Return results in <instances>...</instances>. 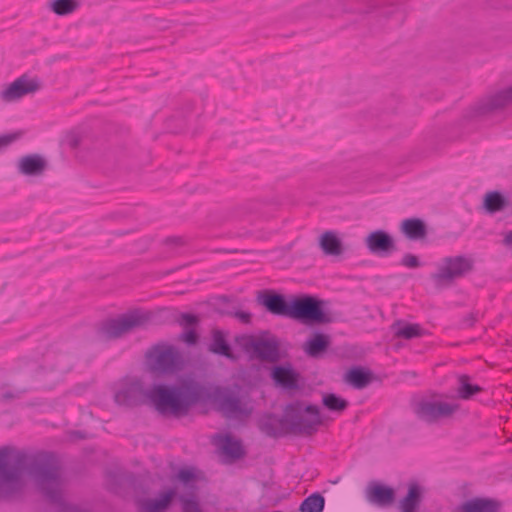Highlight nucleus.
Instances as JSON below:
<instances>
[{"mask_svg":"<svg viewBox=\"0 0 512 512\" xmlns=\"http://www.w3.org/2000/svg\"><path fill=\"white\" fill-rule=\"evenodd\" d=\"M23 471L36 481L45 498L57 505L61 512H92L64 501L60 489L59 466L52 452L27 456L10 446L0 448V499L18 491Z\"/></svg>","mask_w":512,"mask_h":512,"instance_id":"obj_1","label":"nucleus"},{"mask_svg":"<svg viewBox=\"0 0 512 512\" xmlns=\"http://www.w3.org/2000/svg\"><path fill=\"white\" fill-rule=\"evenodd\" d=\"M149 398L155 410L163 416H186L191 407L206 400L204 385L193 378H183L178 384H156L147 394L139 379L125 380L114 390V401L119 406L133 408Z\"/></svg>","mask_w":512,"mask_h":512,"instance_id":"obj_2","label":"nucleus"},{"mask_svg":"<svg viewBox=\"0 0 512 512\" xmlns=\"http://www.w3.org/2000/svg\"><path fill=\"white\" fill-rule=\"evenodd\" d=\"M256 302L272 315L290 318L305 325L331 322V317L324 310V302L314 295L286 296L273 289H263L257 292Z\"/></svg>","mask_w":512,"mask_h":512,"instance_id":"obj_3","label":"nucleus"},{"mask_svg":"<svg viewBox=\"0 0 512 512\" xmlns=\"http://www.w3.org/2000/svg\"><path fill=\"white\" fill-rule=\"evenodd\" d=\"M321 424L319 407L302 400L288 403L281 417L274 413H265L257 422L260 432L271 438L286 435L312 436Z\"/></svg>","mask_w":512,"mask_h":512,"instance_id":"obj_4","label":"nucleus"},{"mask_svg":"<svg viewBox=\"0 0 512 512\" xmlns=\"http://www.w3.org/2000/svg\"><path fill=\"white\" fill-rule=\"evenodd\" d=\"M148 369L159 375H173L185 367L183 354L174 345L159 342L152 345L145 354Z\"/></svg>","mask_w":512,"mask_h":512,"instance_id":"obj_5","label":"nucleus"},{"mask_svg":"<svg viewBox=\"0 0 512 512\" xmlns=\"http://www.w3.org/2000/svg\"><path fill=\"white\" fill-rule=\"evenodd\" d=\"M147 321V316L136 311L123 314L118 318L106 319L96 325V338L99 341L115 340L129 333L134 328L143 326Z\"/></svg>","mask_w":512,"mask_h":512,"instance_id":"obj_6","label":"nucleus"},{"mask_svg":"<svg viewBox=\"0 0 512 512\" xmlns=\"http://www.w3.org/2000/svg\"><path fill=\"white\" fill-rule=\"evenodd\" d=\"M474 270V260L464 255L449 256L442 260V265L431 279L437 284H450L455 279L463 278Z\"/></svg>","mask_w":512,"mask_h":512,"instance_id":"obj_7","label":"nucleus"},{"mask_svg":"<svg viewBox=\"0 0 512 512\" xmlns=\"http://www.w3.org/2000/svg\"><path fill=\"white\" fill-rule=\"evenodd\" d=\"M459 408V404L455 403L421 400L415 405L414 412L420 420L427 423H434L439 418L452 416Z\"/></svg>","mask_w":512,"mask_h":512,"instance_id":"obj_8","label":"nucleus"},{"mask_svg":"<svg viewBox=\"0 0 512 512\" xmlns=\"http://www.w3.org/2000/svg\"><path fill=\"white\" fill-rule=\"evenodd\" d=\"M246 349H251L254 356L265 362L275 363L280 360V342L277 337L254 338L250 337L245 345Z\"/></svg>","mask_w":512,"mask_h":512,"instance_id":"obj_9","label":"nucleus"},{"mask_svg":"<svg viewBox=\"0 0 512 512\" xmlns=\"http://www.w3.org/2000/svg\"><path fill=\"white\" fill-rule=\"evenodd\" d=\"M364 243L369 252L378 257H388L397 251L393 236L382 229L370 232L364 239Z\"/></svg>","mask_w":512,"mask_h":512,"instance_id":"obj_10","label":"nucleus"},{"mask_svg":"<svg viewBox=\"0 0 512 512\" xmlns=\"http://www.w3.org/2000/svg\"><path fill=\"white\" fill-rule=\"evenodd\" d=\"M215 402L219 410L228 418L247 417L251 414V409L242 402L241 398L233 391L225 390L215 396Z\"/></svg>","mask_w":512,"mask_h":512,"instance_id":"obj_11","label":"nucleus"},{"mask_svg":"<svg viewBox=\"0 0 512 512\" xmlns=\"http://www.w3.org/2000/svg\"><path fill=\"white\" fill-rule=\"evenodd\" d=\"M40 88L41 83L37 78L32 79L24 74L1 92V98L5 102H13L28 94L37 92Z\"/></svg>","mask_w":512,"mask_h":512,"instance_id":"obj_12","label":"nucleus"},{"mask_svg":"<svg viewBox=\"0 0 512 512\" xmlns=\"http://www.w3.org/2000/svg\"><path fill=\"white\" fill-rule=\"evenodd\" d=\"M512 103V85L479 101L473 108L476 116L491 114Z\"/></svg>","mask_w":512,"mask_h":512,"instance_id":"obj_13","label":"nucleus"},{"mask_svg":"<svg viewBox=\"0 0 512 512\" xmlns=\"http://www.w3.org/2000/svg\"><path fill=\"white\" fill-rule=\"evenodd\" d=\"M366 499L379 507H389L396 499L395 489L378 481H370L366 488Z\"/></svg>","mask_w":512,"mask_h":512,"instance_id":"obj_14","label":"nucleus"},{"mask_svg":"<svg viewBox=\"0 0 512 512\" xmlns=\"http://www.w3.org/2000/svg\"><path fill=\"white\" fill-rule=\"evenodd\" d=\"M270 376L277 386L285 390L299 389V373L290 363L275 365Z\"/></svg>","mask_w":512,"mask_h":512,"instance_id":"obj_15","label":"nucleus"},{"mask_svg":"<svg viewBox=\"0 0 512 512\" xmlns=\"http://www.w3.org/2000/svg\"><path fill=\"white\" fill-rule=\"evenodd\" d=\"M425 488L417 481H411L407 485L406 495L399 501L400 512H418L423 502Z\"/></svg>","mask_w":512,"mask_h":512,"instance_id":"obj_16","label":"nucleus"},{"mask_svg":"<svg viewBox=\"0 0 512 512\" xmlns=\"http://www.w3.org/2000/svg\"><path fill=\"white\" fill-rule=\"evenodd\" d=\"M176 496V488H169L165 491H161L158 498H147L141 500L139 502V512H164L170 507Z\"/></svg>","mask_w":512,"mask_h":512,"instance_id":"obj_17","label":"nucleus"},{"mask_svg":"<svg viewBox=\"0 0 512 512\" xmlns=\"http://www.w3.org/2000/svg\"><path fill=\"white\" fill-rule=\"evenodd\" d=\"M376 379L375 374L366 367L352 366L344 374L343 380L355 389H363Z\"/></svg>","mask_w":512,"mask_h":512,"instance_id":"obj_18","label":"nucleus"},{"mask_svg":"<svg viewBox=\"0 0 512 512\" xmlns=\"http://www.w3.org/2000/svg\"><path fill=\"white\" fill-rule=\"evenodd\" d=\"M502 503L494 498L475 497L461 504L459 512H500Z\"/></svg>","mask_w":512,"mask_h":512,"instance_id":"obj_19","label":"nucleus"},{"mask_svg":"<svg viewBox=\"0 0 512 512\" xmlns=\"http://www.w3.org/2000/svg\"><path fill=\"white\" fill-rule=\"evenodd\" d=\"M330 346V337L322 332H313L303 345L305 353L313 358L321 356Z\"/></svg>","mask_w":512,"mask_h":512,"instance_id":"obj_20","label":"nucleus"},{"mask_svg":"<svg viewBox=\"0 0 512 512\" xmlns=\"http://www.w3.org/2000/svg\"><path fill=\"white\" fill-rule=\"evenodd\" d=\"M401 232L409 240H420L427 235V226L420 218H407L401 222Z\"/></svg>","mask_w":512,"mask_h":512,"instance_id":"obj_21","label":"nucleus"},{"mask_svg":"<svg viewBox=\"0 0 512 512\" xmlns=\"http://www.w3.org/2000/svg\"><path fill=\"white\" fill-rule=\"evenodd\" d=\"M47 163L44 158L38 154H30L21 158L19 162V171L24 175H41Z\"/></svg>","mask_w":512,"mask_h":512,"instance_id":"obj_22","label":"nucleus"},{"mask_svg":"<svg viewBox=\"0 0 512 512\" xmlns=\"http://www.w3.org/2000/svg\"><path fill=\"white\" fill-rule=\"evenodd\" d=\"M208 350L215 355L224 356L231 360L236 359L230 344L226 340L225 334L219 329L212 330V341L209 344Z\"/></svg>","mask_w":512,"mask_h":512,"instance_id":"obj_23","label":"nucleus"},{"mask_svg":"<svg viewBox=\"0 0 512 512\" xmlns=\"http://www.w3.org/2000/svg\"><path fill=\"white\" fill-rule=\"evenodd\" d=\"M319 246L325 255L339 256L344 251L343 243L334 231H325L319 238Z\"/></svg>","mask_w":512,"mask_h":512,"instance_id":"obj_24","label":"nucleus"},{"mask_svg":"<svg viewBox=\"0 0 512 512\" xmlns=\"http://www.w3.org/2000/svg\"><path fill=\"white\" fill-rule=\"evenodd\" d=\"M395 337L410 340L421 337L424 334L423 328L419 324L404 323L397 320L392 325Z\"/></svg>","mask_w":512,"mask_h":512,"instance_id":"obj_25","label":"nucleus"},{"mask_svg":"<svg viewBox=\"0 0 512 512\" xmlns=\"http://www.w3.org/2000/svg\"><path fill=\"white\" fill-rule=\"evenodd\" d=\"M508 204L509 201L499 191H490L483 199V207L490 214L503 211Z\"/></svg>","mask_w":512,"mask_h":512,"instance_id":"obj_26","label":"nucleus"},{"mask_svg":"<svg viewBox=\"0 0 512 512\" xmlns=\"http://www.w3.org/2000/svg\"><path fill=\"white\" fill-rule=\"evenodd\" d=\"M220 448L222 453L232 460H238L245 455L241 441L228 434L223 437Z\"/></svg>","mask_w":512,"mask_h":512,"instance_id":"obj_27","label":"nucleus"},{"mask_svg":"<svg viewBox=\"0 0 512 512\" xmlns=\"http://www.w3.org/2000/svg\"><path fill=\"white\" fill-rule=\"evenodd\" d=\"M471 378L467 374H462L458 377V398L462 400H469L473 396L483 391V388L477 384L470 382Z\"/></svg>","mask_w":512,"mask_h":512,"instance_id":"obj_28","label":"nucleus"},{"mask_svg":"<svg viewBox=\"0 0 512 512\" xmlns=\"http://www.w3.org/2000/svg\"><path fill=\"white\" fill-rule=\"evenodd\" d=\"M325 498L319 492L312 493L306 497L299 506L300 512H323Z\"/></svg>","mask_w":512,"mask_h":512,"instance_id":"obj_29","label":"nucleus"},{"mask_svg":"<svg viewBox=\"0 0 512 512\" xmlns=\"http://www.w3.org/2000/svg\"><path fill=\"white\" fill-rule=\"evenodd\" d=\"M322 404L331 412L342 413L347 409L349 402L335 393H326L323 394Z\"/></svg>","mask_w":512,"mask_h":512,"instance_id":"obj_30","label":"nucleus"},{"mask_svg":"<svg viewBox=\"0 0 512 512\" xmlns=\"http://www.w3.org/2000/svg\"><path fill=\"white\" fill-rule=\"evenodd\" d=\"M79 7L77 0H52L49 2V8L59 16H65L73 13Z\"/></svg>","mask_w":512,"mask_h":512,"instance_id":"obj_31","label":"nucleus"},{"mask_svg":"<svg viewBox=\"0 0 512 512\" xmlns=\"http://www.w3.org/2000/svg\"><path fill=\"white\" fill-rule=\"evenodd\" d=\"M176 479L182 483L186 488L195 491L196 486V469L194 467H183L180 468L176 474Z\"/></svg>","mask_w":512,"mask_h":512,"instance_id":"obj_32","label":"nucleus"},{"mask_svg":"<svg viewBox=\"0 0 512 512\" xmlns=\"http://www.w3.org/2000/svg\"><path fill=\"white\" fill-rule=\"evenodd\" d=\"M178 500L181 502L182 512H202L199 501L197 500L194 492L190 497L185 495H178Z\"/></svg>","mask_w":512,"mask_h":512,"instance_id":"obj_33","label":"nucleus"},{"mask_svg":"<svg viewBox=\"0 0 512 512\" xmlns=\"http://www.w3.org/2000/svg\"><path fill=\"white\" fill-rule=\"evenodd\" d=\"M199 322V317L192 313H181L178 319V323L185 328H193L194 326L198 325Z\"/></svg>","mask_w":512,"mask_h":512,"instance_id":"obj_34","label":"nucleus"},{"mask_svg":"<svg viewBox=\"0 0 512 512\" xmlns=\"http://www.w3.org/2000/svg\"><path fill=\"white\" fill-rule=\"evenodd\" d=\"M179 339L187 345L192 346L197 344L199 335L194 328H189L180 334Z\"/></svg>","mask_w":512,"mask_h":512,"instance_id":"obj_35","label":"nucleus"},{"mask_svg":"<svg viewBox=\"0 0 512 512\" xmlns=\"http://www.w3.org/2000/svg\"><path fill=\"white\" fill-rule=\"evenodd\" d=\"M401 265L408 267V268H418L421 266V262L419 258L416 255H413L411 253H406L400 262Z\"/></svg>","mask_w":512,"mask_h":512,"instance_id":"obj_36","label":"nucleus"},{"mask_svg":"<svg viewBox=\"0 0 512 512\" xmlns=\"http://www.w3.org/2000/svg\"><path fill=\"white\" fill-rule=\"evenodd\" d=\"M477 320H478V312L472 311L461 319V321L459 323V327L462 329L471 328L475 325Z\"/></svg>","mask_w":512,"mask_h":512,"instance_id":"obj_37","label":"nucleus"},{"mask_svg":"<svg viewBox=\"0 0 512 512\" xmlns=\"http://www.w3.org/2000/svg\"><path fill=\"white\" fill-rule=\"evenodd\" d=\"M22 136V132H14L10 134H4L0 136V150L4 147L9 146L14 141L18 140Z\"/></svg>","mask_w":512,"mask_h":512,"instance_id":"obj_38","label":"nucleus"},{"mask_svg":"<svg viewBox=\"0 0 512 512\" xmlns=\"http://www.w3.org/2000/svg\"><path fill=\"white\" fill-rule=\"evenodd\" d=\"M221 314H227V315H233L237 319H239L244 324H249L251 322L252 315L249 312L245 311H236L234 313L232 312H225L222 310H219Z\"/></svg>","mask_w":512,"mask_h":512,"instance_id":"obj_39","label":"nucleus"},{"mask_svg":"<svg viewBox=\"0 0 512 512\" xmlns=\"http://www.w3.org/2000/svg\"><path fill=\"white\" fill-rule=\"evenodd\" d=\"M163 243L167 246L179 247L184 245L185 241L181 236H169L164 239Z\"/></svg>","mask_w":512,"mask_h":512,"instance_id":"obj_40","label":"nucleus"},{"mask_svg":"<svg viewBox=\"0 0 512 512\" xmlns=\"http://www.w3.org/2000/svg\"><path fill=\"white\" fill-rule=\"evenodd\" d=\"M18 396H19V394H16V393L11 392V391H7V392L2 394V398L4 400H12L14 398H17Z\"/></svg>","mask_w":512,"mask_h":512,"instance_id":"obj_41","label":"nucleus"},{"mask_svg":"<svg viewBox=\"0 0 512 512\" xmlns=\"http://www.w3.org/2000/svg\"><path fill=\"white\" fill-rule=\"evenodd\" d=\"M80 144V140L77 138V137H73L70 141H69V145L71 148L75 149L79 146Z\"/></svg>","mask_w":512,"mask_h":512,"instance_id":"obj_42","label":"nucleus"},{"mask_svg":"<svg viewBox=\"0 0 512 512\" xmlns=\"http://www.w3.org/2000/svg\"><path fill=\"white\" fill-rule=\"evenodd\" d=\"M504 243L506 245H512V230L506 234L504 238Z\"/></svg>","mask_w":512,"mask_h":512,"instance_id":"obj_43","label":"nucleus"},{"mask_svg":"<svg viewBox=\"0 0 512 512\" xmlns=\"http://www.w3.org/2000/svg\"><path fill=\"white\" fill-rule=\"evenodd\" d=\"M217 300L219 302L226 303V302H228L229 299L227 296H219Z\"/></svg>","mask_w":512,"mask_h":512,"instance_id":"obj_44","label":"nucleus"}]
</instances>
